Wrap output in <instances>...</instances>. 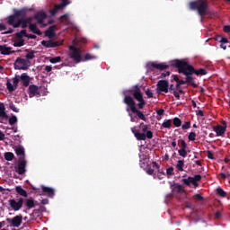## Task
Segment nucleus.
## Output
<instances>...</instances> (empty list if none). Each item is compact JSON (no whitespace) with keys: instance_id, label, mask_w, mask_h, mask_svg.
<instances>
[{"instance_id":"obj_45","label":"nucleus","mask_w":230,"mask_h":230,"mask_svg":"<svg viewBox=\"0 0 230 230\" xmlns=\"http://www.w3.org/2000/svg\"><path fill=\"white\" fill-rule=\"evenodd\" d=\"M197 134L195 132H190L188 136L189 141H195Z\"/></svg>"},{"instance_id":"obj_27","label":"nucleus","mask_w":230,"mask_h":230,"mask_svg":"<svg viewBox=\"0 0 230 230\" xmlns=\"http://www.w3.org/2000/svg\"><path fill=\"white\" fill-rule=\"evenodd\" d=\"M15 154L20 156V161L24 160V147L19 146L15 149Z\"/></svg>"},{"instance_id":"obj_50","label":"nucleus","mask_w":230,"mask_h":230,"mask_svg":"<svg viewBox=\"0 0 230 230\" xmlns=\"http://www.w3.org/2000/svg\"><path fill=\"white\" fill-rule=\"evenodd\" d=\"M138 109H145V105H146V102H145V99H142V101H138Z\"/></svg>"},{"instance_id":"obj_20","label":"nucleus","mask_w":230,"mask_h":230,"mask_svg":"<svg viewBox=\"0 0 230 230\" xmlns=\"http://www.w3.org/2000/svg\"><path fill=\"white\" fill-rule=\"evenodd\" d=\"M23 87H29L31 78L29 77L28 74L22 73L20 76Z\"/></svg>"},{"instance_id":"obj_11","label":"nucleus","mask_w":230,"mask_h":230,"mask_svg":"<svg viewBox=\"0 0 230 230\" xmlns=\"http://www.w3.org/2000/svg\"><path fill=\"white\" fill-rule=\"evenodd\" d=\"M6 221L10 224L11 227H21L22 224V215H18L13 218H7Z\"/></svg>"},{"instance_id":"obj_24","label":"nucleus","mask_w":230,"mask_h":230,"mask_svg":"<svg viewBox=\"0 0 230 230\" xmlns=\"http://www.w3.org/2000/svg\"><path fill=\"white\" fill-rule=\"evenodd\" d=\"M96 58H98L96 56L86 53L84 56H82V62H89V60H96Z\"/></svg>"},{"instance_id":"obj_64","label":"nucleus","mask_w":230,"mask_h":230,"mask_svg":"<svg viewBox=\"0 0 230 230\" xmlns=\"http://www.w3.org/2000/svg\"><path fill=\"white\" fill-rule=\"evenodd\" d=\"M27 39H37V36L34 34H27Z\"/></svg>"},{"instance_id":"obj_6","label":"nucleus","mask_w":230,"mask_h":230,"mask_svg":"<svg viewBox=\"0 0 230 230\" xmlns=\"http://www.w3.org/2000/svg\"><path fill=\"white\" fill-rule=\"evenodd\" d=\"M183 64H185V67L188 71V73H186L187 75H190V76H192V75H197V76H204L206 75H208V71L204 68H199V70L195 69V67H193V66L190 65V63H188V61H185L184 59H182Z\"/></svg>"},{"instance_id":"obj_32","label":"nucleus","mask_w":230,"mask_h":230,"mask_svg":"<svg viewBox=\"0 0 230 230\" xmlns=\"http://www.w3.org/2000/svg\"><path fill=\"white\" fill-rule=\"evenodd\" d=\"M176 168L179 172H184V160H179L176 164Z\"/></svg>"},{"instance_id":"obj_30","label":"nucleus","mask_w":230,"mask_h":230,"mask_svg":"<svg viewBox=\"0 0 230 230\" xmlns=\"http://www.w3.org/2000/svg\"><path fill=\"white\" fill-rule=\"evenodd\" d=\"M215 39L217 42H221L223 44L229 43V40H227V38L223 37L222 35H217Z\"/></svg>"},{"instance_id":"obj_16","label":"nucleus","mask_w":230,"mask_h":230,"mask_svg":"<svg viewBox=\"0 0 230 230\" xmlns=\"http://www.w3.org/2000/svg\"><path fill=\"white\" fill-rule=\"evenodd\" d=\"M55 30H57V25H52L48 28L47 31H45L44 35L45 37L51 39H55L57 37V33H55Z\"/></svg>"},{"instance_id":"obj_35","label":"nucleus","mask_w":230,"mask_h":230,"mask_svg":"<svg viewBox=\"0 0 230 230\" xmlns=\"http://www.w3.org/2000/svg\"><path fill=\"white\" fill-rule=\"evenodd\" d=\"M24 44H25L24 40L20 39L19 40L14 41L13 46H14V48H22Z\"/></svg>"},{"instance_id":"obj_44","label":"nucleus","mask_w":230,"mask_h":230,"mask_svg":"<svg viewBox=\"0 0 230 230\" xmlns=\"http://www.w3.org/2000/svg\"><path fill=\"white\" fill-rule=\"evenodd\" d=\"M174 190H176L177 193H181V191H184V187L181 184H175Z\"/></svg>"},{"instance_id":"obj_38","label":"nucleus","mask_w":230,"mask_h":230,"mask_svg":"<svg viewBox=\"0 0 230 230\" xmlns=\"http://www.w3.org/2000/svg\"><path fill=\"white\" fill-rule=\"evenodd\" d=\"M13 157H15V155L12 152H7L4 154L5 161H13Z\"/></svg>"},{"instance_id":"obj_18","label":"nucleus","mask_w":230,"mask_h":230,"mask_svg":"<svg viewBox=\"0 0 230 230\" xmlns=\"http://www.w3.org/2000/svg\"><path fill=\"white\" fill-rule=\"evenodd\" d=\"M40 92L39 91V86L35 84L29 85V96L30 98H33V96H39Z\"/></svg>"},{"instance_id":"obj_10","label":"nucleus","mask_w":230,"mask_h":230,"mask_svg":"<svg viewBox=\"0 0 230 230\" xmlns=\"http://www.w3.org/2000/svg\"><path fill=\"white\" fill-rule=\"evenodd\" d=\"M24 199L22 198H20L18 200L9 199V206L13 209V211H20V209H22Z\"/></svg>"},{"instance_id":"obj_36","label":"nucleus","mask_w":230,"mask_h":230,"mask_svg":"<svg viewBox=\"0 0 230 230\" xmlns=\"http://www.w3.org/2000/svg\"><path fill=\"white\" fill-rule=\"evenodd\" d=\"M178 145H180L181 150H187L188 148V144H186L184 139L178 140Z\"/></svg>"},{"instance_id":"obj_51","label":"nucleus","mask_w":230,"mask_h":230,"mask_svg":"<svg viewBox=\"0 0 230 230\" xmlns=\"http://www.w3.org/2000/svg\"><path fill=\"white\" fill-rule=\"evenodd\" d=\"M146 94L147 98H154V93H152V90H150V89H147L146 91Z\"/></svg>"},{"instance_id":"obj_47","label":"nucleus","mask_w":230,"mask_h":230,"mask_svg":"<svg viewBox=\"0 0 230 230\" xmlns=\"http://www.w3.org/2000/svg\"><path fill=\"white\" fill-rule=\"evenodd\" d=\"M9 109L13 111V112H19V109L15 107V104L13 102H9Z\"/></svg>"},{"instance_id":"obj_53","label":"nucleus","mask_w":230,"mask_h":230,"mask_svg":"<svg viewBox=\"0 0 230 230\" xmlns=\"http://www.w3.org/2000/svg\"><path fill=\"white\" fill-rule=\"evenodd\" d=\"M13 84L14 87H17V85H19V77L15 76L13 79Z\"/></svg>"},{"instance_id":"obj_54","label":"nucleus","mask_w":230,"mask_h":230,"mask_svg":"<svg viewBox=\"0 0 230 230\" xmlns=\"http://www.w3.org/2000/svg\"><path fill=\"white\" fill-rule=\"evenodd\" d=\"M207 156L208 159H215V156L211 151L207 152Z\"/></svg>"},{"instance_id":"obj_48","label":"nucleus","mask_w":230,"mask_h":230,"mask_svg":"<svg viewBox=\"0 0 230 230\" xmlns=\"http://www.w3.org/2000/svg\"><path fill=\"white\" fill-rule=\"evenodd\" d=\"M6 85L9 93H13V91H15L13 84H12V83H10L9 81L6 83Z\"/></svg>"},{"instance_id":"obj_8","label":"nucleus","mask_w":230,"mask_h":230,"mask_svg":"<svg viewBox=\"0 0 230 230\" xmlns=\"http://www.w3.org/2000/svg\"><path fill=\"white\" fill-rule=\"evenodd\" d=\"M201 181H202V176L200 174H196L193 177L189 176L186 179H182V182L186 186H191V184H193L195 188H199V182H200Z\"/></svg>"},{"instance_id":"obj_25","label":"nucleus","mask_w":230,"mask_h":230,"mask_svg":"<svg viewBox=\"0 0 230 230\" xmlns=\"http://www.w3.org/2000/svg\"><path fill=\"white\" fill-rule=\"evenodd\" d=\"M29 29L31 31H32V33H35L36 35H42V31L37 28V24L35 23L29 25Z\"/></svg>"},{"instance_id":"obj_40","label":"nucleus","mask_w":230,"mask_h":230,"mask_svg":"<svg viewBox=\"0 0 230 230\" xmlns=\"http://www.w3.org/2000/svg\"><path fill=\"white\" fill-rule=\"evenodd\" d=\"M172 123L174 127H181L182 125V121L177 117L173 119Z\"/></svg>"},{"instance_id":"obj_60","label":"nucleus","mask_w":230,"mask_h":230,"mask_svg":"<svg viewBox=\"0 0 230 230\" xmlns=\"http://www.w3.org/2000/svg\"><path fill=\"white\" fill-rule=\"evenodd\" d=\"M156 114H157L158 116H164V110H163V109L158 110V111H156Z\"/></svg>"},{"instance_id":"obj_3","label":"nucleus","mask_w":230,"mask_h":230,"mask_svg":"<svg viewBox=\"0 0 230 230\" xmlns=\"http://www.w3.org/2000/svg\"><path fill=\"white\" fill-rule=\"evenodd\" d=\"M190 9L198 12L199 17H206L209 12V1L208 0H195L190 2Z\"/></svg>"},{"instance_id":"obj_42","label":"nucleus","mask_w":230,"mask_h":230,"mask_svg":"<svg viewBox=\"0 0 230 230\" xmlns=\"http://www.w3.org/2000/svg\"><path fill=\"white\" fill-rule=\"evenodd\" d=\"M61 60H62V58H60V57L58 56V57L51 58L49 59V62H50L51 64H57V63H58V62H60Z\"/></svg>"},{"instance_id":"obj_15","label":"nucleus","mask_w":230,"mask_h":230,"mask_svg":"<svg viewBox=\"0 0 230 230\" xmlns=\"http://www.w3.org/2000/svg\"><path fill=\"white\" fill-rule=\"evenodd\" d=\"M4 119L8 120V113H6L4 103L0 102V123H4Z\"/></svg>"},{"instance_id":"obj_21","label":"nucleus","mask_w":230,"mask_h":230,"mask_svg":"<svg viewBox=\"0 0 230 230\" xmlns=\"http://www.w3.org/2000/svg\"><path fill=\"white\" fill-rule=\"evenodd\" d=\"M226 128L227 126L218 125L217 127H214L213 130L215 133H217V136H224L226 134Z\"/></svg>"},{"instance_id":"obj_29","label":"nucleus","mask_w":230,"mask_h":230,"mask_svg":"<svg viewBox=\"0 0 230 230\" xmlns=\"http://www.w3.org/2000/svg\"><path fill=\"white\" fill-rule=\"evenodd\" d=\"M25 206H26V208H28V209H31V208H35V200H33L31 199H25Z\"/></svg>"},{"instance_id":"obj_14","label":"nucleus","mask_w":230,"mask_h":230,"mask_svg":"<svg viewBox=\"0 0 230 230\" xmlns=\"http://www.w3.org/2000/svg\"><path fill=\"white\" fill-rule=\"evenodd\" d=\"M15 172L19 173V175L26 173V160H20L17 167H15Z\"/></svg>"},{"instance_id":"obj_62","label":"nucleus","mask_w":230,"mask_h":230,"mask_svg":"<svg viewBox=\"0 0 230 230\" xmlns=\"http://www.w3.org/2000/svg\"><path fill=\"white\" fill-rule=\"evenodd\" d=\"M169 91H172V93H175V91H177V89L175 88V85L171 84V85H169Z\"/></svg>"},{"instance_id":"obj_57","label":"nucleus","mask_w":230,"mask_h":230,"mask_svg":"<svg viewBox=\"0 0 230 230\" xmlns=\"http://www.w3.org/2000/svg\"><path fill=\"white\" fill-rule=\"evenodd\" d=\"M60 21H69V16L67 14H63L60 16Z\"/></svg>"},{"instance_id":"obj_59","label":"nucleus","mask_w":230,"mask_h":230,"mask_svg":"<svg viewBox=\"0 0 230 230\" xmlns=\"http://www.w3.org/2000/svg\"><path fill=\"white\" fill-rule=\"evenodd\" d=\"M224 31L225 33H230V25H225Z\"/></svg>"},{"instance_id":"obj_61","label":"nucleus","mask_w":230,"mask_h":230,"mask_svg":"<svg viewBox=\"0 0 230 230\" xmlns=\"http://www.w3.org/2000/svg\"><path fill=\"white\" fill-rule=\"evenodd\" d=\"M41 204H42L43 206H46V205L49 204V199H42V200H41Z\"/></svg>"},{"instance_id":"obj_39","label":"nucleus","mask_w":230,"mask_h":230,"mask_svg":"<svg viewBox=\"0 0 230 230\" xmlns=\"http://www.w3.org/2000/svg\"><path fill=\"white\" fill-rule=\"evenodd\" d=\"M15 37L17 39H22V37H27L28 33L26 32V30H22L20 32H16Z\"/></svg>"},{"instance_id":"obj_46","label":"nucleus","mask_w":230,"mask_h":230,"mask_svg":"<svg viewBox=\"0 0 230 230\" xmlns=\"http://www.w3.org/2000/svg\"><path fill=\"white\" fill-rule=\"evenodd\" d=\"M191 128V122L186 121L182 126L181 128L182 130H188V128Z\"/></svg>"},{"instance_id":"obj_52","label":"nucleus","mask_w":230,"mask_h":230,"mask_svg":"<svg viewBox=\"0 0 230 230\" xmlns=\"http://www.w3.org/2000/svg\"><path fill=\"white\" fill-rule=\"evenodd\" d=\"M194 199L195 200H204V197L201 194H195Z\"/></svg>"},{"instance_id":"obj_26","label":"nucleus","mask_w":230,"mask_h":230,"mask_svg":"<svg viewBox=\"0 0 230 230\" xmlns=\"http://www.w3.org/2000/svg\"><path fill=\"white\" fill-rule=\"evenodd\" d=\"M15 191L18 193V195H21V197H28V192L22 189V186H16L15 187Z\"/></svg>"},{"instance_id":"obj_41","label":"nucleus","mask_w":230,"mask_h":230,"mask_svg":"<svg viewBox=\"0 0 230 230\" xmlns=\"http://www.w3.org/2000/svg\"><path fill=\"white\" fill-rule=\"evenodd\" d=\"M178 154L181 157H187L188 155V150L186 149H179Z\"/></svg>"},{"instance_id":"obj_9","label":"nucleus","mask_w":230,"mask_h":230,"mask_svg":"<svg viewBox=\"0 0 230 230\" xmlns=\"http://www.w3.org/2000/svg\"><path fill=\"white\" fill-rule=\"evenodd\" d=\"M30 67V61L22 58H17L14 62V69L26 71Z\"/></svg>"},{"instance_id":"obj_56","label":"nucleus","mask_w":230,"mask_h":230,"mask_svg":"<svg viewBox=\"0 0 230 230\" xmlns=\"http://www.w3.org/2000/svg\"><path fill=\"white\" fill-rule=\"evenodd\" d=\"M166 76H170V71H167L165 73H162L160 75V78H166Z\"/></svg>"},{"instance_id":"obj_28","label":"nucleus","mask_w":230,"mask_h":230,"mask_svg":"<svg viewBox=\"0 0 230 230\" xmlns=\"http://www.w3.org/2000/svg\"><path fill=\"white\" fill-rule=\"evenodd\" d=\"M139 157H140V162H139L140 168L146 169L148 166V164L145 162L146 160V155H140Z\"/></svg>"},{"instance_id":"obj_23","label":"nucleus","mask_w":230,"mask_h":230,"mask_svg":"<svg viewBox=\"0 0 230 230\" xmlns=\"http://www.w3.org/2000/svg\"><path fill=\"white\" fill-rule=\"evenodd\" d=\"M1 55H12V47H6V45H0Z\"/></svg>"},{"instance_id":"obj_58","label":"nucleus","mask_w":230,"mask_h":230,"mask_svg":"<svg viewBox=\"0 0 230 230\" xmlns=\"http://www.w3.org/2000/svg\"><path fill=\"white\" fill-rule=\"evenodd\" d=\"M172 94L176 98V100H181V95L179 94V92L174 91L172 92Z\"/></svg>"},{"instance_id":"obj_13","label":"nucleus","mask_w":230,"mask_h":230,"mask_svg":"<svg viewBox=\"0 0 230 230\" xmlns=\"http://www.w3.org/2000/svg\"><path fill=\"white\" fill-rule=\"evenodd\" d=\"M64 44V40L60 41H55L53 40H42L41 46H44V48H58L59 46H62Z\"/></svg>"},{"instance_id":"obj_17","label":"nucleus","mask_w":230,"mask_h":230,"mask_svg":"<svg viewBox=\"0 0 230 230\" xmlns=\"http://www.w3.org/2000/svg\"><path fill=\"white\" fill-rule=\"evenodd\" d=\"M34 19L39 24H44L45 19H48V14H46V13L44 12H39L34 14Z\"/></svg>"},{"instance_id":"obj_7","label":"nucleus","mask_w":230,"mask_h":230,"mask_svg":"<svg viewBox=\"0 0 230 230\" xmlns=\"http://www.w3.org/2000/svg\"><path fill=\"white\" fill-rule=\"evenodd\" d=\"M70 50L68 56L74 60L75 64H80L82 62V50L74 45L68 47Z\"/></svg>"},{"instance_id":"obj_12","label":"nucleus","mask_w":230,"mask_h":230,"mask_svg":"<svg viewBox=\"0 0 230 230\" xmlns=\"http://www.w3.org/2000/svg\"><path fill=\"white\" fill-rule=\"evenodd\" d=\"M170 87V82L166 80H160L156 84V90L159 93H168Z\"/></svg>"},{"instance_id":"obj_31","label":"nucleus","mask_w":230,"mask_h":230,"mask_svg":"<svg viewBox=\"0 0 230 230\" xmlns=\"http://www.w3.org/2000/svg\"><path fill=\"white\" fill-rule=\"evenodd\" d=\"M63 2L59 4H56L55 8L58 10H64V8H66V6H67L68 3L67 0H62Z\"/></svg>"},{"instance_id":"obj_5","label":"nucleus","mask_w":230,"mask_h":230,"mask_svg":"<svg viewBox=\"0 0 230 230\" xmlns=\"http://www.w3.org/2000/svg\"><path fill=\"white\" fill-rule=\"evenodd\" d=\"M131 132L134 134L135 137H137V141H146L147 139H152L154 137V133L148 130V125H144L142 128L143 133H139L136 127L131 128Z\"/></svg>"},{"instance_id":"obj_37","label":"nucleus","mask_w":230,"mask_h":230,"mask_svg":"<svg viewBox=\"0 0 230 230\" xmlns=\"http://www.w3.org/2000/svg\"><path fill=\"white\" fill-rule=\"evenodd\" d=\"M163 128H172V119H165L162 124Z\"/></svg>"},{"instance_id":"obj_34","label":"nucleus","mask_w":230,"mask_h":230,"mask_svg":"<svg viewBox=\"0 0 230 230\" xmlns=\"http://www.w3.org/2000/svg\"><path fill=\"white\" fill-rule=\"evenodd\" d=\"M217 195H218L219 197L226 198L227 197V192H226L224 189L218 187L217 189Z\"/></svg>"},{"instance_id":"obj_19","label":"nucleus","mask_w":230,"mask_h":230,"mask_svg":"<svg viewBox=\"0 0 230 230\" xmlns=\"http://www.w3.org/2000/svg\"><path fill=\"white\" fill-rule=\"evenodd\" d=\"M133 97L137 102H141L143 99V93H141V89L137 85L135 86V90L133 91Z\"/></svg>"},{"instance_id":"obj_4","label":"nucleus","mask_w":230,"mask_h":230,"mask_svg":"<svg viewBox=\"0 0 230 230\" xmlns=\"http://www.w3.org/2000/svg\"><path fill=\"white\" fill-rule=\"evenodd\" d=\"M123 103H125L126 105H128V107H129L126 109L127 112H130L131 111L133 114H137L139 119H142V121H146V117L145 116V114H143V111L136 108V101H134V98H132V96L125 95Z\"/></svg>"},{"instance_id":"obj_2","label":"nucleus","mask_w":230,"mask_h":230,"mask_svg":"<svg viewBox=\"0 0 230 230\" xmlns=\"http://www.w3.org/2000/svg\"><path fill=\"white\" fill-rule=\"evenodd\" d=\"M28 12H31V9L28 7H22V9H13V14L9 15L5 21L9 26H13V28H28L31 24H33L34 16H31L26 18L28 15Z\"/></svg>"},{"instance_id":"obj_63","label":"nucleus","mask_w":230,"mask_h":230,"mask_svg":"<svg viewBox=\"0 0 230 230\" xmlns=\"http://www.w3.org/2000/svg\"><path fill=\"white\" fill-rule=\"evenodd\" d=\"M197 116H200L201 118H204V111H202L201 110H199L197 111Z\"/></svg>"},{"instance_id":"obj_55","label":"nucleus","mask_w":230,"mask_h":230,"mask_svg":"<svg viewBox=\"0 0 230 230\" xmlns=\"http://www.w3.org/2000/svg\"><path fill=\"white\" fill-rule=\"evenodd\" d=\"M146 172L147 173V175H153L154 176V169L152 168H148L146 169Z\"/></svg>"},{"instance_id":"obj_22","label":"nucleus","mask_w":230,"mask_h":230,"mask_svg":"<svg viewBox=\"0 0 230 230\" xmlns=\"http://www.w3.org/2000/svg\"><path fill=\"white\" fill-rule=\"evenodd\" d=\"M41 190L43 193H46V195H48V197H55V189L51 187L41 186Z\"/></svg>"},{"instance_id":"obj_33","label":"nucleus","mask_w":230,"mask_h":230,"mask_svg":"<svg viewBox=\"0 0 230 230\" xmlns=\"http://www.w3.org/2000/svg\"><path fill=\"white\" fill-rule=\"evenodd\" d=\"M35 53H37V51L35 50H31L30 52H28L25 55L26 60H33V58H35Z\"/></svg>"},{"instance_id":"obj_43","label":"nucleus","mask_w":230,"mask_h":230,"mask_svg":"<svg viewBox=\"0 0 230 230\" xmlns=\"http://www.w3.org/2000/svg\"><path fill=\"white\" fill-rule=\"evenodd\" d=\"M166 175H167L168 179H170V177H172V175H174L173 167L171 166V167L167 168Z\"/></svg>"},{"instance_id":"obj_1","label":"nucleus","mask_w":230,"mask_h":230,"mask_svg":"<svg viewBox=\"0 0 230 230\" xmlns=\"http://www.w3.org/2000/svg\"><path fill=\"white\" fill-rule=\"evenodd\" d=\"M170 66L172 67H176L178 69V73L180 75H186L185 80H179L177 82L180 85H184V84H188L189 85H191L194 89H197L199 85L195 82V78L192 77V75H190L188 73V69L186 68L185 64L183 63L182 59H174L172 61L169 62ZM169 65L166 63H155V62H149L147 64V70L148 71H154V69H159L160 71H164V69H168L170 67Z\"/></svg>"},{"instance_id":"obj_49","label":"nucleus","mask_w":230,"mask_h":230,"mask_svg":"<svg viewBox=\"0 0 230 230\" xmlns=\"http://www.w3.org/2000/svg\"><path fill=\"white\" fill-rule=\"evenodd\" d=\"M17 123V117L15 115L9 119V125H15Z\"/></svg>"}]
</instances>
